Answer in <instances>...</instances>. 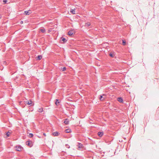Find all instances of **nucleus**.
Masks as SVG:
<instances>
[{"instance_id":"obj_20","label":"nucleus","mask_w":159,"mask_h":159,"mask_svg":"<svg viewBox=\"0 0 159 159\" xmlns=\"http://www.w3.org/2000/svg\"><path fill=\"white\" fill-rule=\"evenodd\" d=\"M61 70L62 71H64L66 70V67H64L63 68H61Z\"/></svg>"},{"instance_id":"obj_12","label":"nucleus","mask_w":159,"mask_h":159,"mask_svg":"<svg viewBox=\"0 0 159 159\" xmlns=\"http://www.w3.org/2000/svg\"><path fill=\"white\" fill-rule=\"evenodd\" d=\"M26 103L27 104H28V105H32V101L31 100L26 102Z\"/></svg>"},{"instance_id":"obj_10","label":"nucleus","mask_w":159,"mask_h":159,"mask_svg":"<svg viewBox=\"0 0 159 159\" xmlns=\"http://www.w3.org/2000/svg\"><path fill=\"white\" fill-rule=\"evenodd\" d=\"M30 11L29 10L28 11H24L25 14V15H29L31 13L29 12Z\"/></svg>"},{"instance_id":"obj_2","label":"nucleus","mask_w":159,"mask_h":159,"mask_svg":"<svg viewBox=\"0 0 159 159\" xmlns=\"http://www.w3.org/2000/svg\"><path fill=\"white\" fill-rule=\"evenodd\" d=\"M77 146L78 147V148L80 149L83 148L84 147L83 145L80 143H78V145Z\"/></svg>"},{"instance_id":"obj_3","label":"nucleus","mask_w":159,"mask_h":159,"mask_svg":"<svg viewBox=\"0 0 159 159\" xmlns=\"http://www.w3.org/2000/svg\"><path fill=\"white\" fill-rule=\"evenodd\" d=\"M73 32L74 31L72 30H70L68 32V35H69V36H71L72 34H73Z\"/></svg>"},{"instance_id":"obj_22","label":"nucleus","mask_w":159,"mask_h":159,"mask_svg":"<svg viewBox=\"0 0 159 159\" xmlns=\"http://www.w3.org/2000/svg\"><path fill=\"white\" fill-rule=\"evenodd\" d=\"M33 136V135L32 133H30L29 134V137L30 138H32Z\"/></svg>"},{"instance_id":"obj_4","label":"nucleus","mask_w":159,"mask_h":159,"mask_svg":"<svg viewBox=\"0 0 159 159\" xmlns=\"http://www.w3.org/2000/svg\"><path fill=\"white\" fill-rule=\"evenodd\" d=\"M98 134L100 137H101L103 134V132H99Z\"/></svg>"},{"instance_id":"obj_17","label":"nucleus","mask_w":159,"mask_h":159,"mask_svg":"<svg viewBox=\"0 0 159 159\" xmlns=\"http://www.w3.org/2000/svg\"><path fill=\"white\" fill-rule=\"evenodd\" d=\"M109 55L111 57H113L115 56V54L114 53H110L109 54Z\"/></svg>"},{"instance_id":"obj_16","label":"nucleus","mask_w":159,"mask_h":159,"mask_svg":"<svg viewBox=\"0 0 159 159\" xmlns=\"http://www.w3.org/2000/svg\"><path fill=\"white\" fill-rule=\"evenodd\" d=\"M59 133L57 132H55L53 133V134L54 136H57L58 135Z\"/></svg>"},{"instance_id":"obj_24","label":"nucleus","mask_w":159,"mask_h":159,"mask_svg":"<svg viewBox=\"0 0 159 159\" xmlns=\"http://www.w3.org/2000/svg\"><path fill=\"white\" fill-rule=\"evenodd\" d=\"M122 43L123 45H125L126 43V42L124 40H123L122 41Z\"/></svg>"},{"instance_id":"obj_26","label":"nucleus","mask_w":159,"mask_h":159,"mask_svg":"<svg viewBox=\"0 0 159 159\" xmlns=\"http://www.w3.org/2000/svg\"><path fill=\"white\" fill-rule=\"evenodd\" d=\"M7 0H3V2L5 3H6V2H7Z\"/></svg>"},{"instance_id":"obj_19","label":"nucleus","mask_w":159,"mask_h":159,"mask_svg":"<svg viewBox=\"0 0 159 159\" xmlns=\"http://www.w3.org/2000/svg\"><path fill=\"white\" fill-rule=\"evenodd\" d=\"M90 25V24L89 22H87L85 24V25L86 26H87V27H88Z\"/></svg>"},{"instance_id":"obj_21","label":"nucleus","mask_w":159,"mask_h":159,"mask_svg":"<svg viewBox=\"0 0 159 159\" xmlns=\"http://www.w3.org/2000/svg\"><path fill=\"white\" fill-rule=\"evenodd\" d=\"M10 134H11V133L9 132H7V133L6 134L7 137H9L10 136Z\"/></svg>"},{"instance_id":"obj_18","label":"nucleus","mask_w":159,"mask_h":159,"mask_svg":"<svg viewBox=\"0 0 159 159\" xmlns=\"http://www.w3.org/2000/svg\"><path fill=\"white\" fill-rule=\"evenodd\" d=\"M43 111V108L41 107L38 109V111L39 112H42Z\"/></svg>"},{"instance_id":"obj_9","label":"nucleus","mask_w":159,"mask_h":159,"mask_svg":"<svg viewBox=\"0 0 159 159\" xmlns=\"http://www.w3.org/2000/svg\"><path fill=\"white\" fill-rule=\"evenodd\" d=\"M65 132L66 133H70L71 132V130L70 129H68L65 130Z\"/></svg>"},{"instance_id":"obj_1","label":"nucleus","mask_w":159,"mask_h":159,"mask_svg":"<svg viewBox=\"0 0 159 159\" xmlns=\"http://www.w3.org/2000/svg\"><path fill=\"white\" fill-rule=\"evenodd\" d=\"M16 150L17 151H21L22 147L20 146H17L16 147Z\"/></svg>"},{"instance_id":"obj_25","label":"nucleus","mask_w":159,"mask_h":159,"mask_svg":"<svg viewBox=\"0 0 159 159\" xmlns=\"http://www.w3.org/2000/svg\"><path fill=\"white\" fill-rule=\"evenodd\" d=\"M65 146L66 147V148H70V146L69 145H68V144H66L65 145Z\"/></svg>"},{"instance_id":"obj_28","label":"nucleus","mask_w":159,"mask_h":159,"mask_svg":"<svg viewBox=\"0 0 159 159\" xmlns=\"http://www.w3.org/2000/svg\"><path fill=\"white\" fill-rule=\"evenodd\" d=\"M2 16L1 14H0V19L1 18Z\"/></svg>"},{"instance_id":"obj_5","label":"nucleus","mask_w":159,"mask_h":159,"mask_svg":"<svg viewBox=\"0 0 159 159\" xmlns=\"http://www.w3.org/2000/svg\"><path fill=\"white\" fill-rule=\"evenodd\" d=\"M64 123L66 125H68L69 123V120L68 119H65Z\"/></svg>"},{"instance_id":"obj_13","label":"nucleus","mask_w":159,"mask_h":159,"mask_svg":"<svg viewBox=\"0 0 159 159\" xmlns=\"http://www.w3.org/2000/svg\"><path fill=\"white\" fill-rule=\"evenodd\" d=\"M99 99L100 101H102L105 99V98L103 97L102 95H101L99 97Z\"/></svg>"},{"instance_id":"obj_11","label":"nucleus","mask_w":159,"mask_h":159,"mask_svg":"<svg viewBox=\"0 0 159 159\" xmlns=\"http://www.w3.org/2000/svg\"><path fill=\"white\" fill-rule=\"evenodd\" d=\"M118 101L120 102H122L123 101V100L121 98H118Z\"/></svg>"},{"instance_id":"obj_6","label":"nucleus","mask_w":159,"mask_h":159,"mask_svg":"<svg viewBox=\"0 0 159 159\" xmlns=\"http://www.w3.org/2000/svg\"><path fill=\"white\" fill-rule=\"evenodd\" d=\"M26 144L28 146H29L30 147H31L32 146L31 144L30 143V141H28L26 142Z\"/></svg>"},{"instance_id":"obj_8","label":"nucleus","mask_w":159,"mask_h":159,"mask_svg":"<svg viewBox=\"0 0 159 159\" xmlns=\"http://www.w3.org/2000/svg\"><path fill=\"white\" fill-rule=\"evenodd\" d=\"M75 9H70V12H71V13H72L73 14H75Z\"/></svg>"},{"instance_id":"obj_27","label":"nucleus","mask_w":159,"mask_h":159,"mask_svg":"<svg viewBox=\"0 0 159 159\" xmlns=\"http://www.w3.org/2000/svg\"><path fill=\"white\" fill-rule=\"evenodd\" d=\"M43 135L44 136H46V134H45V133H43Z\"/></svg>"},{"instance_id":"obj_23","label":"nucleus","mask_w":159,"mask_h":159,"mask_svg":"<svg viewBox=\"0 0 159 159\" xmlns=\"http://www.w3.org/2000/svg\"><path fill=\"white\" fill-rule=\"evenodd\" d=\"M62 40L64 42H66L67 40L65 38H62Z\"/></svg>"},{"instance_id":"obj_14","label":"nucleus","mask_w":159,"mask_h":159,"mask_svg":"<svg viewBox=\"0 0 159 159\" xmlns=\"http://www.w3.org/2000/svg\"><path fill=\"white\" fill-rule=\"evenodd\" d=\"M60 103V102H59V101L58 99H57L56 100V102H55V104L57 106L59 105V103Z\"/></svg>"},{"instance_id":"obj_29","label":"nucleus","mask_w":159,"mask_h":159,"mask_svg":"<svg viewBox=\"0 0 159 159\" xmlns=\"http://www.w3.org/2000/svg\"><path fill=\"white\" fill-rule=\"evenodd\" d=\"M6 63V62L4 61V63Z\"/></svg>"},{"instance_id":"obj_15","label":"nucleus","mask_w":159,"mask_h":159,"mask_svg":"<svg viewBox=\"0 0 159 159\" xmlns=\"http://www.w3.org/2000/svg\"><path fill=\"white\" fill-rule=\"evenodd\" d=\"M40 31L43 33H44L45 32L46 30L44 28L41 29H40Z\"/></svg>"},{"instance_id":"obj_7","label":"nucleus","mask_w":159,"mask_h":159,"mask_svg":"<svg viewBox=\"0 0 159 159\" xmlns=\"http://www.w3.org/2000/svg\"><path fill=\"white\" fill-rule=\"evenodd\" d=\"M42 56L41 55H38L36 57L37 60H40L42 58Z\"/></svg>"}]
</instances>
